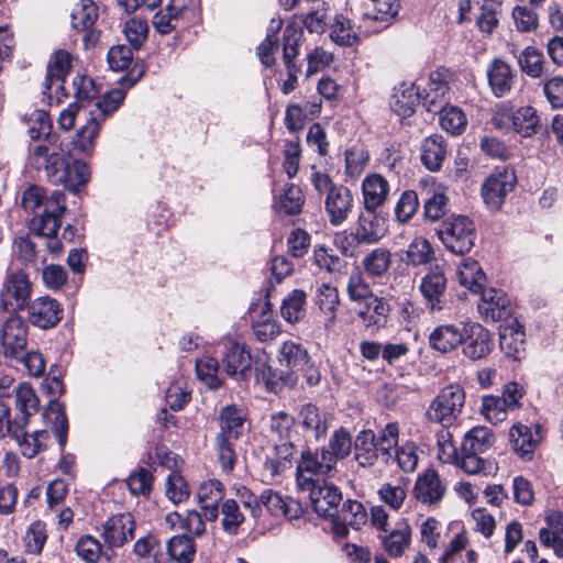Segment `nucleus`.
I'll list each match as a JSON object with an SVG mask.
<instances>
[{
	"label": "nucleus",
	"mask_w": 563,
	"mask_h": 563,
	"mask_svg": "<svg viewBox=\"0 0 563 563\" xmlns=\"http://www.w3.org/2000/svg\"><path fill=\"white\" fill-rule=\"evenodd\" d=\"M29 146L31 166L43 169L46 178L54 185L79 191L90 179V167L82 161H74L70 165L65 156L58 136L51 133L52 121L45 110H34L29 119Z\"/></svg>",
	"instance_id": "1"
},
{
	"label": "nucleus",
	"mask_w": 563,
	"mask_h": 563,
	"mask_svg": "<svg viewBox=\"0 0 563 563\" xmlns=\"http://www.w3.org/2000/svg\"><path fill=\"white\" fill-rule=\"evenodd\" d=\"M495 443V434L492 429L483 426L472 428L464 435L462 452L479 453L487 452Z\"/></svg>",
	"instance_id": "46"
},
{
	"label": "nucleus",
	"mask_w": 563,
	"mask_h": 563,
	"mask_svg": "<svg viewBox=\"0 0 563 563\" xmlns=\"http://www.w3.org/2000/svg\"><path fill=\"white\" fill-rule=\"evenodd\" d=\"M511 18L516 30L520 33L536 32L539 26V15L536 10L528 5H515Z\"/></svg>",
	"instance_id": "62"
},
{
	"label": "nucleus",
	"mask_w": 563,
	"mask_h": 563,
	"mask_svg": "<svg viewBox=\"0 0 563 563\" xmlns=\"http://www.w3.org/2000/svg\"><path fill=\"white\" fill-rule=\"evenodd\" d=\"M26 325L21 318L11 316L3 324L1 342L7 353L16 354L26 345Z\"/></svg>",
	"instance_id": "36"
},
{
	"label": "nucleus",
	"mask_w": 563,
	"mask_h": 563,
	"mask_svg": "<svg viewBox=\"0 0 563 563\" xmlns=\"http://www.w3.org/2000/svg\"><path fill=\"white\" fill-rule=\"evenodd\" d=\"M479 14L476 23L482 32L490 34L498 25V13L501 8L500 0H476Z\"/></svg>",
	"instance_id": "58"
},
{
	"label": "nucleus",
	"mask_w": 563,
	"mask_h": 563,
	"mask_svg": "<svg viewBox=\"0 0 563 563\" xmlns=\"http://www.w3.org/2000/svg\"><path fill=\"white\" fill-rule=\"evenodd\" d=\"M29 312L31 323L42 329L55 327L63 316V309L58 301L47 296L35 299L31 303Z\"/></svg>",
	"instance_id": "24"
},
{
	"label": "nucleus",
	"mask_w": 563,
	"mask_h": 563,
	"mask_svg": "<svg viewBox=\"0 0 563 563\" xmlns=\"http://www.w3.org/2000/svg\"><path fill=\"white\" fill-rule=\"evenodd\" d=\"M339 291L329 284H321L316 292V303L324 316L323 325L329 332L332 331L336 322V311L339 306Z\"/></svg>",
	"instance_id": "38"
},
{
	"label": "nucleus",
	"mask_w": 563,
	"mask_h": 563,
	"mask_svg": "<svg viewBox=\"0 0 563 563\" xmlns=\"http://www.w3.org/2000/svg\"><path fill=\"white\" fill-rule=\"evenodd\" d=\"M223 347L222 363L225 373L236 379H245L251 373L252 357L244 343L227 335L219 343Z\"/></svg>",
	"instance_id": "7"
},
{
	"label": "nucleus",
	"mask_w": 563,
	"mask_h": 563,
	"mask_svg": "<svg viewBox=\"0 0 563 563\" xmlns=\"http://www.w3.org/2000/svg\"><path fill=\"white\" fill-rule=\"evenodd\" d=\"M261 504L275 517L295 520L302 516L301 504L292 498H284L272 489L264 490L260 497Z\"/></svg>",
	"instance_id": "27"
},
{
	"label": "nucleus",
	"mask_w": 563,
	"mask_h": 563,
	"mask_svg": "<svg viewBox=\"0 0 563 563\" xmlns=\"http://www.w3.org/2000/svg\"><path fill=\"white\" fill-rule=\"evenodd\" d=\"M135 530L134 518L131 514H117L102 525V538L109 548H121L133 539Z\"/></svg>",
	"instance_id": "13"
},
{
	"label": "nucleus",
	"mask_w": 563,
	"mask_h": 563,
	"mask_svg": "<svg viewBox=\"0 0 563 563\" xmlns=\"http://www.w3.org/2000/svg\"><path fill=\"white\" fill-rule=\"evenodd\" d=\"M295 454L292 438L288 440H275L274 456L267 457L264 467L271 477L280 475L288 466Z\"/></svg>",
	"instance_id": "43"
},
{
	"label": "nucleus",
	"mask_w": 563,
	"mask_h": 563,
	"mask_svg": "<svg viewBox=\"0 0 563 563\" xmlns=\"http://www.w3.org/2000/svg\"><path fill=\"white\" fill-rule=\"evenodd\" d=\"M32 285L27 275L19 271H10L0 291V306L7 311L23 309L31 297Z\"/></svg>",
	"instance_id": "6"
},
{
	"label": "nucleus",
	"mask_w": 563,
	"mask_h": 563,
	"mask_svg": "<svg viewBox=\"0 0 563 563\" xmlns=\"http://www.w3.org/2000/svg\"><path fill=\"white\" fill-rule=\"evenodd\" d=\"M456 278L461 286L472 292H479L486 280V276L478 262L471 257L464 258L457 266Z\"/></svg>",
	"instance_id": "40"
},
{
	"label": "nucleus",
	"mask_w": 563,
	"mask_h": 563,
	"mask_svg": "<svg viewBox=\"0 0 563 563\" xmlns=\"http://www.w3.org/2000/svg\"><path fill=\"white\" fill-rule=\"evenodd\" d=\"M124 99L125 89L115 88L93 104L86 124L80 128L74 139V145L79 152L89 154L92 151L101 124L120 108Z\"/></svg>",
	"instance_id": "2"
},
{
	"label": "nucleus",
	"mask_w": 563,
	"mask_h": 563,
	"mask_svg": "<svg viewBox=\"0 0 563 563\" xmlns=\"http://www.w3.org/2000/svg\"><path fill=\"white\" fill-rule=\"evenodd\" d=\"M429 345L440 353L454 351L464 341V331L456 324H440L429 334Z\"/></svg>",
	"instance_id": "31"
},
{
	"label": "nucleus",
	"mask_w": 563,
	"mask_h": 563,
	"mask_svg": "<svg viewBox=\"0 0 563 563\" xmlns=\"http://www.w3.org/2000/svg\"><path fill=\"white\" fill-rule=\"evenodd\" d=\"M198 500L207 520L214 521L218 518V504L224 497V487L218 479L202 482L198 488Z\"/></svg>",
	"instance_id": "32"
},
{
	"label": "nucleus",
	"mask_w": 563,
	"mask_h": 563,
	"mask_svg": "<svg viewBox=\"0 0 563 563\" xmlns=\"http://www.w3.org/2000/svg\"><path fill=\"white\" fill-rule=\"evenodd\" d=\"M440 113V125L452 135L463 133L467 125L465 113L457 107L444 106L438 111Z\"/></svg>",
	"instance_id": "59"
},
{
	"label": "nucleus",
	"mask_w": 563,
	"mask_h": 563,
	"mask_svg": "<svg viewBox=\"0 0 563 563\" xmlns=\"http://www.w3.org/2000/svg\"><path fill=\"white\" fill-rule=\"evenodd\" d=\"M26 418L19 417L13 420V426L8 427L9 434L16 441L24 456L34 457L45 445L49 438L48 431L40 430L26 433Z\"/></svg>",
	"instance_id": "17"
},
{
	"label": "nucleus",
	"mask_w": 563,
	"mask_h": 563,
	"mask_svg": "<svg viewBox=\"0 0 563 563\" xmlns=\"http://www.w3.org/2000/svg\"><path fill=\"white\" fill-rule=\"evenodd\" d=\"M399 426L397 422H389L379 430L376 435V444L385 463H389L393 459L391 450L398 445Z\"/></svg>",
	"instance_id": "61"
},
{
	"label": "nucleus",
	"mask_w": 563,
	"mask_h": 563,
	"mask_svg": "<svg viewBox=\"0 0 563 563\" xmlns=\"http://www.w3.org/2000/svg\"><path fill=\"white\" fill-rule=\"evenodd\" d=\"M411 528L406 521H399L390 533L383 537L385 551L393 558H400L411 542Z\"/></svg>",
	"instance_id": "41"
},
{
	"label": "nucleus",
	"mask_w": 563,
	"mask_h": 563,
	"mask_svg": "<svg viewBox=\"0 0 563 563\" xmlns=\"http://www.w3.org/2000/svg\"><path fill=\"white\" fill-rule=\"evenodd\" d=\"M303 489L309 490V497L314 511L323 518H334L342 500L341 490L325 481L305 484Z\"/></svg>",
	"instance_id": "9"
},
{
	"label": "nucleus",
	"mask_w": 563,
	"mask_h": 563,
	"mask_svg": "<svg viewBox=\"0 0 563 563\" xmlns=\"http://www.w3.org/2000/svg\"><path fill=\"white\" fill-rule=\"evenodd\" d=\"M493 346V339L487 329L477 323L470 325L468 334L463 341V354L467 358L472 361L485 358L490 354Z\"/></svg>",
	"instance_id": "25"
},
{
	"label": "nucleus",
	"mask_w": 563,
	"mask_h": 563,
	"mask_svg": "<svg viewBox=\"0 0 563 563\" xmlns=\"http://www.w3.org/2000/svg\"><path fill=\"white\" fill-rule=\"evenodd\" d=\"M445 493L446 485L435 470L428 468L418 475L413 487V496L419 503L437 506L442 501Z\"/></svg>",
	"instance_id": "12"
},
{
	"label": "nucleus",
	"mask_w": 563,
	"mask_h": 563,
	"mask_svg": "<svg viewBox=\"0 0 563 563\" xmlns=\"http://www.w3.org/2000/svg\"><path fill=\"white\" fill-rule=\"evenodd\" d=\"M157 457L159 463L169 468L170 473L166 477V496L173 504H179L189 498L190 488L183 477V475L178 471H174L173 468H178V460L176 454L169 451H159L157 453Z\"/></svg>",
	"instance_id": "14"
},
{
	"label": "nucleus",
	"mask_w": 563,
	"mask_h": 563,
	"mask_svg": "<svg viewBox=\"0 0 563 563\" xmlns=\"http://www.w3.org/2000/svg\"><path fill=\"white\" fill-rule=\"evenodd\" d=\"M499 345L505 355L514 361H519L525 356V330L517 320H511L500 327Z\"/></svg>",
	"instance_id": "22"
},
{
	"label": "nucleus",
	"mask_w": 563,
	"mask_h": 563,
	"mask_svg": "<svg viewBox=\"0 0 563 563\" xmlns=\"http://www.w3.org/2000/svg\"><path fill=\"white\" fill-rule=\"evenodd\" d=\"M444 247L456 255H465L475 245L476 229L472 219L462 214L446 217L437 229Z\"/></svg>",
	"instance_id": "3"
},
{
	"label": "nucleus",
	"mask_w": 563,
	"mask_h": 563,
	"mask_svg": "<svg viewBox=\"0 0 563 563\" xmlns=\"http://www.w3.org/2000/svg\"><path fill=\"white\" fill-rule=\"evenodd\" d=\"M375 1V12H366L362 15V27L367 34H375L385 30L390 20L398 14L400 8L397 0Z\"/></svg>",
	"instance_id": "23"
},
{
	"label": "nucleus",
	"mask_w": 563,
	"mask_h": 563,
	"mask_svg": "<svg viewBox=\"0 0 563 563\" xmlns=\"http://www.w3.org/2000/svg\"><path fill=\"white\" fill-rule=\"evenodd\" d=\"M518 63L523 73L538 78L543 73V55L536 47H526L519 56Z\"/></svg>",
	"instance_id": "64"
},
{
	"label": "nucleus",
	"mask_w": 563,
	"mask_h": 563,
	"mask_svg": "<svg viewBox=\"0 0 563 563\" xmlns=\"http://www.w3.org/2000/svg\"><path fill=\"white\" fill-rule=\"evenodd\" d=\"M305 199L301 189L294 185H286L284 192L277 199V208L287 214H297L301 211Z\"/></svg>",
	"instance_id": "63"
},
{
	"label": "nucleus",
	"mask_w": 563,
	"mask_h": 563,
	"mask_svg": "<svg viewBox=\"0 0 563 563\" xmlns=\"http://www.w3.org/2000/svg\"><path fill=\"white\" fill-rule=\"evenodd\" d=\"M362 27V19L360 24L355 26L352 21L344 14H336L330 26L331 40L340 45L351 47L356 45L362 36H369Z\"/></svg>",
	"instance_id": "29"
},
{
	"label": "nucleus",
	"mask_w": 563,
	"mask_h": 563,
	"mask_svg": "<svg viewBox=\"0 0 563 563\" xmlns=\"http://www.w3.org/2000/svg\"><path fill=\"white\" fill-rule=\"evenodd\" d=\"M365 302L364 309L360 310L358 317L365 327H383L390 311L388 302L384 298L372 296Z\"/></svg>",
	"instance_id": "47"
},
{
	"label": "nucleus",
	"mask_w": 563,
	"mask_h": 563,
	"mask_svg": "<svg viewBox=\"0 0 563 563\" xmlns=\"http://www.w3.org/2000/svg\"><path fill=\"white\" fill-rule=\"evenodd\" d=\"M434 252L431 243L422 236H416L406 251V263L412 266L427 265L432 262Z\"/></svg>",
	"instance_id": "56"
},
{
	"label": "nucleus",
	"mask_w": 563,
	"mask_h": 563,
	"mask_svg": "<svg viewBox=\"0 0 563 563\" xmlns=\"http://www.w3.org/2000/svg\"><path fill=\"white\" fill-rule=\"evenodd\" d=\"M420 102L418 88L413 84L402 82L391 96V110L401 119L409 118Z\"/></svg>",
	"instance_id": "34"
},
{
	"label": "nucleus",
	"mask_w": 563,
	"mask_h": 563,
	"mask_svg": "<svg viewBox=\"0 0 563 563\" xmlns=\"http://www.w3.org/2000/svg\"><path fill=\"white\" fill-rule=\"evenodd\" d=\"M389 183L380 174L367 175L362 181V196L365 210H377L386 202Z\"/></svg>",
	"instance_id": "28"
},
{
	"label": "nucleus",
	"mask_w": 563,
	"mask_h": 563,
	"mask_svg": "<svg viewBox=\"0 0 563 563\" xmlns=\"http://www.w3.org/2000/svg\"><path fill=\"white\" fill-rule=\"evenodd\" d=\"M255 371L257 379L263 380L267 389L273 393H278L284 386L292 385L295 383V378L291 373L279 372L266 363L256 366Z\"/></svg>",
	"instance_id": "52"
},
{
	"label": "nucleus",
	"mask_w": 563,
	"mask_h": 563,
	"mask_svg": "<svg viewBox=\"0 0 563 563\" xmlns=\"http://www.w3.org/2000/svg\"><path fill=\"white\" fill-rule=\"evenodd\" d=\"M542 545L553 550L558 558H563V515L553 511L547 516V527L540 529Z\"/></svg>",
	"instance_id": "37"
},
{
	"label": "nucleus",
	"mask_w": 563,
	"mask_h": 563,
	"mask_svg": "<svg viewBox=\"0 0 563 563\" xmlns=\"http://www.w3.org/2000/svg\"><path fill=\"white\" fill-rule=\"evenodd\" d=\"M516 184L517 176L511 168H496L481 188V195L486 207L492 211L500 210Z\"/></svg>",
	"instance_id": "5"
},
{
	"label": "nucleus",
	"mask_w": 563,
	"mask_h": 563,
	"mask_svg": "<svg viewBox=\"0 0 563 563\" xmlns=\"http://www.w3.org/2000/svg\"><path fill=\"white\" fill-rule=\"evenodd\" d=\"M516 75L505 60L495 58L487 67V79L495 97L508 95L514 86Z\"/></svg>",
	"instance_id": "30"
},
{
	"label": "nucleus",
	"mask_w": 563,
	"mask_h": 563,
	"mask_svg": "<svg viewBox=\"0 0 563 563\" xmlns=\"http://www.w3.org/2000/svg\"><path fill=\"white\" fill-rule=\"evenodd\" d=\"M167 552L177 563H191L196 554L195 541L186 534L175 536L167 542Z\"/></svg>",
	"instance_id": "54"
},
{
	"label": "nucleus",
	"mask_w": 563,
	"mask_h": 563,
	"mask_svg": "<svg viewBox=\"0 0 563 563\" xmlns=\"http://www.w3.org/2000/svg\"><path fill=\"white\" fill-rule=\"evenodd\" d=\"M298 419L308 437L319 440L328 432L329 416L312 404H306L301 407Z\"/></svg>",
	"instance_id": "33"
},
{
	"label": "nucleus",
	"mask_w": 563,
	"mask_h": 563,
	"mask_svg": "<svg viewBox=\"0 0 563 563\" xmlns=\"http://www.w3.org/2000/svg\"><path fill=\"white\" fill-rule=\"evenodd\" d=\"M98 10L91 0H82L71 12V25L78 32H84L82 41L86 47L93 46L99 34L93 30Z\"/></svg>",
	"instance_id": "19"
},
{
	"label": "nucleus",
	"mask_w": 563,
	"mask_h": 563,
	"mask_svg": "<svg viewBox=\"0 0 563 563\" xmlns=\"http://www.w3.org/2000/svg\"><path fill=\"white\" fill-rule=\"evenodd\" d=\"M450 77L451 74L445 68L430 73L423 97V104L429 112L437 113L448 104Z\"/></svg>",
	"instance_id": "15"
},
{
	"label": "nucleus",
	"mask_w": 563,
	"mask_h": 563,
	"mask_svg": "<svg viewBox=\"0 0 563 563\" xmlns=\"http://www.w3.org/2000/svg\"><path fill=\"white\" fill-rule=\"evenodd\" d=\"M464 402L465 393L461 386H446L430 402L426 417L431 422L450 427L461 415Z\"/></svg>",
	"instance_id": "4"
},
{
	"label": "nucleus",
	"mask_w": 563,
	"mask_h": 563,
	"mask_svg": "<svg viewBox=\"0 0 563 563\" xmlns=\"http://www.w3.org/2000/svg\"><path fill=\"white\" fill-rule=\"evenodd\" d=\"M278 361L282 366L287 367L294 375V372L306 371L309 365V354L307 350L298 342L286 341L279 350Z\"/></svg>",
	"instance_id": "39"
},
{
	"label": "nucleus",
	"mask_w": 563,
	"mask_h": 563,
	"mask_svg": "<svg viewBox=\"0 0 563 563\" xmlns=\"http://www.w3.org/2000/svg\"><path fill=\"white\" fill-rule=\"evenodd\" d=\"M446 283L445 274L438 265L422 276L419 291L423 297L426 308L430 312L443 310L445 306Z\"/></svg>",
	"instance_id": "11"
},
{
	"label": "nucleus",
	"mask_w": 563,
	"mask_h": 563,
	"mask_svg": "<svg viewBox=\"0 0 563 563\" xmlns=\"http://www.w3.org/2000/svg\"><path fill=\"white\" fill-rule=\"evenodd\" d=\"M391 253L388 249L376 247L372 250L362 261L365 273L371 277H382L389 271Z\"/></svg>",
	"instance_id": "51"
},
{
	"label": "nucleus",
	"mask_w": 563,
	"mask_h": 563,
	"mask_svg": "<svg viewBox=\"0 0 563 563\" xmlns=\"http://www.w3.org/2000/svg\"><path fill=\"white\" fill-rule=\"evenodd\" d=\"M44 419L52 426L57 442L63 450L67 442L68 422L65 408L58 401L52 400L44 412Z\"/></svg>",
	"instance_id": "48"
},
{
	"label": "nucleus",
	"mask_w": 563,
	"mask_h": 563,
	"mask_svg": "<svg viewBox=\"0 0 563 563\" xmlns=\"http://www.w3.org/2000/svg\"><path fill=\"white\" fill-rule=\"evenodd\" d=\"M506 117L511 122L512 129L521 136L529 137L537 133L540 118L531 106L520 107Z\"/></svg>",
	"instance_id": "45"
},
{
	"label": "nucleus",
	"mask_w": 563,
	"mask_h": 563,
	"mask_svg": "<svg viewBox=\"0 0 563 563\" xmlns=\"http://www.w3.org/2000/svg\"><path fill=\"white\" fill-rule=\"evenodd\" d=\"M196 374L198 379L210 389H218L223 383L219 362L211 355H203L196 361Z\"/></svg>",
	"instance_id": "49"
},
{
	"label": "nucleus",
	"mask_w": 563,
	"mask_h": 563,
	"mask_svg": "<svg viewBox=\"0 0 563 563\" xmlns=\"http://www.w3.org/2000/svg\"><path fill=\"white\" fill-rule=\"evenodd\" d=\"M509 441L514 451H516L521 457L530 459L536 448V441L527 426L521 423L512 426L509 431Z\"/></svg>",
	"instance_id": "57"
},
{
	"label": "nucleus",
	"mask_w": 563,
	"mask_h": 563,
	"mask_svg": "<svg viewBox=\"0 0 563 563\" xmlns=\"http://www.w3.org/2000/svg\"><path fill=\"white\" fill-rule=\"evenodd\" d=\"M428 195L429 197L423 205L424 217L431 221H437L444 216L449 201L446 188L441 185H433L428 189Z\"/></svg>",
	"instance_id": "53"
},
{
	"label": "nucleus",
	"mask_w": 563,
	"mask_h": 563,
	"mask_svg": "<svg viewBox=\"0 0 563 563\" xmlns=\"http://www.w3.org/2000/svg\"><path fill=\"white\" fill-rule=\"evenodd\" d=\"M221 527L229 536H236L245 518L234 499H227L221 506Z\"/></svg>",
	"instance_id": "60"
},
{
	"label": "nucleus",
	"mask_w": 563,
	"mask_h": 563,
	"mask_svg": "<svg viewBox=\"0 0 563 563\" xmlns=\"http://www.w3.org/2000/svg\"><path fill=\"white\" fill-rule=\"evenodd\" d=\"M354 448L355 460L363 467L374 465L380 454L376 444V434L372 430L361 431L356 437Z\"/></svg>",
	"instance_id": "42"
},
{
	"label": "nucleus",
	"mask_w": 563,
	"mask_h": 563,
	"mask_svg": "<svg viewBox=\"0 0 563 563\" xmlns=\"http://www.w3.org/2000/svg\"><path fill=\"white\" fill-rule=\"evenodd\" d=\"M331 521L334 536L345 538L349 533V527L358 530L366 523L367 512L362 503L349 499L343 503L341 510L338 509Z\"/></svg>",
	"instance_id": "16"
},
{
	"label": "nucleus",
	"mask_w": 563,
	"mask_h": 563,
	"mask_svg": "<svg viewBox=\"0 0 563 563\" xmlns=\"http://www.w3.org/2000/svg\"><path fill=\"white\" fill-rule=\"evenodd\" d=\"M71 67V55L66 51H57L48 62L47 74L43 85V95L52 99L53 91L58 97L64 90L63 82Z\"/></svg>",
	"instance_id": "21"
},
{
	"label": "nucleus",
	"mask_w": 563,
	"mask_h": 563,
	"mask_svg": "<svg viewBox=\"0 0 563 563\" xmlns=\"http://www.w3.org/2000/svg\"><path fill=\"white\" fill-rule=\"evenodd\" d=\"M353 206L351 190L342 185L332 188L325 196L324 209L332 225L342 224L349 218Z\"/></svg>",
	"instance_id": "18"
},
{
	"label": "nucleus",
	"mask_w": 563,
	"mask_h": 563,
	"mask_svg": "<svg viewBox=\"0 0 563 563\" xmlns=\"http://www.w3.org/2000/svg\"><path fill=\"white\" fill-rule=\"evenodd\" d=\"M477 309L485 321L496 322L509 314V299L500 289L482 288Z\"/></svg>",
	"instance_id": "20"
},
{
	"label": "nucleus",
	"mask_w": 563,
	"mask_h": 563,
	"mask_svg": "<svg viewBox=\"0 0 563 563\" xmlns=\"http://www.w3.org/2000/svg\"><path fill=\"white\" fill-rule=\"evenodd\" d=\"M421 163L430 172L441 169L446 157V143L442 135L432 134L421 143Z\"/></svg>",
	"instance_id": "35"
},
{
	"label": "nucleus",
	"mask_w": 563,
	"mask_h": 563,
	"mask_svg": "<svg viewBox=\"0 0 563 563\" xmlns=\"http://www.w3.org/2000/svg\"><path fill=\"white\" fill-rule=\"evenodd\" d=\"M306 298L307 295L301 289H294L284 298L280 312L287 322L296 323L305 316Z\"/></svg>",
	"instance_id": "55"
},
{
	"label": "nucleus",
	"mask_w": 563,
	"mask_h": 563,
	"mask_svg": "<svg viewBox=\"0 0 563 563\" xmlns=\"http://www.w3.org/2000/svg\"><path fill=\"white\" fill-rule=\"evenodd\" d=\"M65 211V195L54 190L49 198H45L43 213L31 220V229L40 236L54 235L60 225V218Z\"/></svg>",
	"instance_id": "10"
},
{
	"label": "nucleus",
	"mask_w": 563,
	"mask_h": 563,
	"mask_svg": "<svg viewBox=\"0 0 563 563\" xmlns=\"http://www.w3.org/2000/svg\"><path fill=\"white\" fill-rule=\"evenodd\" d=\"M253 332L261 342L275 339L280 333V327L273 318V311L268 303L261 308V314L253 320Z\"/></svg>",
	"instance_id": "50"
},
{
	"label": "nucleus",
	"mask_w": 563,
	"mask_h": 563,
	"mask_svg": "<svg viewBox=\"0 0 563 563\" xmlns=\"http://www.w3.org/2000/svg\"><path fill=\"white\" fill-rule=\"evenodd\" d=\"M245 421L246 416L242 408L234 405L225 406L220 412L221 431L218 434L235 440L245 430Z\"/></svg>",
	"instance_id": "44"
},
{
	"label": "nucleus",
	"mask_w": 563,
	"mask_h": 563,
	"mask_svg": "<svg viewBox=\"0 0 563 563\" xmlns=\"http://www.w3.org/2000/svg\"><path fill=\"white\" fill-rule=\"evenodd\" d=\"M335 466L336 462L334 461V457L330 455L327 448L316 452L306 450L301 453L300 461L297 466L298 483L301 487H305V484L314 482L311 477H307L305 474L331 477L334 475Z\"/></svg>",
	"instance_id": "8"
},
{
	"label": "nucleus",
	"mask_w": 563,
	"mask_h": 563,
	"mask_svg": "<svg viewBox=\"0 0 563 563\" xmlns=\"http://www.w3.org/2000/svg\"><path fill=\"white\" fill-rule=\"evenodd\" d=\"M354 231L362 244H374L385 236L386 221L376 210H365L360 214Z\"/></svg>",
	"instance_id": "26"
}]
</instances>
